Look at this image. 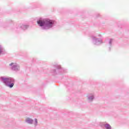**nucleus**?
<instances>
[{
    "instance_id": "f257e3e1",
    "label": "nucleus",
    "mask_w": 129,
    "mask_h": 129,
    "mask_svg": "<svg viewBox=\"0 0 129 129\" xmlns=\"http://www.w3.org/2000/svg\"><path fill=\"white\" fill-rule=\"evenodd\" d=\"M37 24L40 27L43 26H46L47 27H51L52 26V24H53V21L50 20H39L37 21Z\"/></svg>"
},
{
    "instance_id": "f03ea898",
    "label": "nucleus",
    "mask_w": 129,
    "mask_h": 129,
    "mask_svg": "<svg viewBox=\"0 0 129 129\" xmlns=\"http://www.w3.org/2000/svg\"><path fill=\"white\" fill-rule=\"evenodd\" d=\"M1 79L2 81H3V82L5 83V84H8V83H11L12 82V79L9 78V79H5L4 78H1Z\"/></svg>"
},
{
    "instance_id": "20e7f679",
    "label": "nucleus",
    "mask_w": 129,
    "mask_h": 129,
    "mask_svg": "<svg viewBox=\"0 0 129 129\" xmlns=\"http://www.w3.org/2000/svg\"><path fill=\"white\" fill-rule=\"evenodd\" d=\"M105 127L107 129H111V126L108 124H105Z\"/></svg>"
},
{
    "instance_id": "7ed1b4c3",
    "label": "nucleus",
    "mask_w": 129,
    "mask_h": 129,
    "mask_svg": "<svg viewBox=\"0 0 129 129\" xmlns=\"http://www.w3.org/2000/svg\"><path fill=\"white\" fill-rule=\"evenodd\" d=\"M26 120L28 123H33V120L30 118H27Z\"/></svg>"
},
{
    "instance_id": "6e6552de",
    "label": "nucleus",
    "mask_w": 129,
    "mask_h": 129,
    "mask_svg": "<svg viewBox=\"0 0 129 129\" xmlns=\"http://www.w3.org/2000/svg\"><path fill=\"white\" fill-rule=\"evenodd\" d=\"M12 65H14V63H13V62H12V63L10 64V66H12Z\"/></svg>"
},
{
    "instance_id": "0eeeda50",
    "label": "nucleus",
    "mask_w": 129,
    "mask_h": 129,
    "mask_svg": "<svg viewBox=\"0 0 129 129\" xmlns=\"http://www.w3.org/2000/svg\"><path fill=\"white\" fill-rule=\"evenodd\" d=\"M35 121L36 124L38 123V120H37V119H35Z\"/></svg>"
},
{
    "instance_id": "39448f33",
    "label": "nucleus",
    "mask_w": 129,
    "mask_h": 129,
    "mask_svg": "<svg viewBox=\"0 0 129 129\" xmlns=\"http://www.w3.org/2000/svg\"><path fill=\"white\" fill-rule=\"evenodd\" d=\"M9 86V87H10V88H12V87H13V86H14V83L10 84Z\"/></svg>"
},
{
    "instance_id": "1a4fd4ad",
    "label": "nucleus",
    "mask_w": 129,
    "mask_h": 129,
    "mask_svg": "<svg viewBox=\"0 0 129 129\" xmlns=\"http://www.w3.org/2000/svg\"><path fill=\"white\" fill-rule=\"evenodd\" d=\"M91 99H93V96H92V97L91 98Z\"/></svg>"
},
{
    "instance_id": "423d86ee",
    "label": "nucleus",
    "mask_w": 129,
    "mask_h": 129,
    "mask_svg": "<svg viewBox=\"0 0 129 129\" xmlns=\"http://www.w3.org/2000/svg\"><path fill=\"white\" fill-rule=\"evenodd\" d=\"M2 52H3V48H2V47L0 46V54H1V53H2Z\"/></svg>"
}]
</instances>
